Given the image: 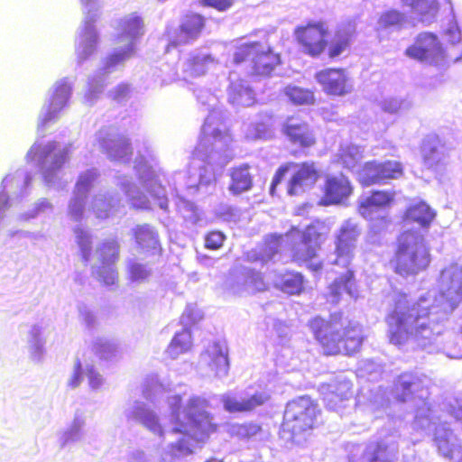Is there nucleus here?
<instances>
[{
  "instance_id": "nucleus-1",
  "label": "nucleus",
  "mask_w": 462,
  "mask_h": 462,
  "mask_svg": "<svg viewBox=\"0 0 462 462\" xmlns=\"http://www.w3.org/2000/svg\"><path fill=\"white\" fill-rule=\"evenodd\" d=\"M181 397L175 394L168 397L171 409L169 426L165 429L159 422L158 416L145 403L134 401L125 410V416L143 425L146 429L160 437L165 433L177 436L158 450L159 462H182L192 455L195 444L202 440L209 433L216 430L213 417L207 411L208 402L199 396H192L180 408Z\"/></svg>"
},
{
  "instance_id": "nucleus-2",
  "label": "nucleus",
  "mask_w": 462,
  "mask_h": 462,
  "mask_svg": "<svg viewBox=\"0 0 462 462\" xmlns=\"http://www.w3.org/2000/svg\"><path fill=\"white\" fill-rule=\"evenodd\" d=\"M390 300L393 310L386 321L392 344L402 346L411 341L429 352L440 349L450 312L434 304L430 297H420L411 303L405 293L394 291Z\"/></svg>"
},
{
  "instance_id": "nucleus-3",
  "label": "nucleus",
  "mask_w": 462,
  "mask_h": 462,
  "mask_svg": "<svg viewBox=\"0 0 462 462\" xmlns=\"http://www.w3.org/2000/svg\"><path fill=\"white\" fill-rule=\"evenodd\" d=\"M232 137L220 122L219 113L210 112L202 126L201 136L195 155L201 161L197 172L189 177L188 190L207 193L215 187L216 175L234 158Z\"/></svg>"
},
{
  "instance_id": "nucleus-4",
  "label": "nucleus",
  "mask_w": 462,
  "mask_h": 462,
  "mask_svg": "<svg viewBox=\"0 0 462 462\" xmlns=\"http://www.w3.org/2000/svg\"><path fill=\"white\" fill-rule=\"evenodd\" d=\"M121 33L117 43L121 46L110 55L102 69L88 81V90L85 94L86 101L92 104L102 93L106 85V76L113 72L118 66L124 64L134 53L136 42L144 33L143 19L135 14L124 17L120 23Z\"/></svg>"
},
{
  "instance_id": "nucleus-5",
  "label": "nucleus",
  "mask_w": 462,
  "mask_h": 462,
  "mask_svg": "<svg viewBox=\"0 0 462 462\" xmlns=\"http://www.w3.org/2000/svg\"><path fill=\"white\" fill-rule=\"evenodd\" d=\"M309 327L327 355L356 353L364 339L362 328L357 323H350L341 333L343 324L336 317L329 321L316 317L310 320Z\"/></svg>"
},
{
  "instance_id": "nucleus-6",
  "label": "nucleus",
  "mask_w": 462,
  "mask_h": 462,
  "mask_svg": "<svg viewBox=\"0 0 462 462\" xmlns=\"http://www.w3.org/2000/svg\"><path fill=\"white\" fill-rule=\"evenodd\" d=\"M394 263L395 272L402 276L416 274L429 265V250L420 231L409 230L400 236Z\"/></svg>"
},
{
  "instance_id": "nucleus-7",
  "label": "nucleus",
  "mask_w": 462,
  "mask_h": 462,
  "mask_svg": "<svg viewBox=\"0 0 462 462\" xmlns=\"http://www.w3.org/2000/svg\"><path fill=\"white\" fill-rule=\"evenodd\" d=\"M317 414V407L309 397L293 400L286 406L282 431L291 434V441L300 442V435L314 427Z\"/></svg>"
},
{
  "instance_id": "nucleus-8",
  "label": "nucleus",
  "mask_w": 462,
  "mask_h": 462,
  "mask_svg": "<svg viewBox=\"0 0 462 462\" xmlns=\"http://www.w3.org/2000/svg\"><path fill=\"white\" fill-rule=\"evenodd\" d=\"M69 154V147H62L56 142L43 146L33 144L27 153V158L36 161L41 166L47 184L56 185L59 173Z\"/></svg>"
},
{
  "instance_id": "nucleus-9",
  "label": "nucleus",
  "mask_w": 462,
  "mask_h": 462,
  "mask_svg": "<svg viewBox=\"0 0 462 462\" xmlns=\"http://www.w3.org/2000/svg\"><path fill=\"white\" fill-rule=\"evenodd\" d=\"M434 304L452 313L462 300V265L446 267L440 274L439 294L427 293Z\"/></svg>"
},
{
  "instance_id": "nucleus-10",
  "label": "nucleus",
  "mask_w": 462,
  "mask_h": 462,
  "mask_svg": "<svg viewBox=\"0 0 462 462\" xmlns=\"http://www.w3.org/2000/svg\"><path fill=\"white\" fill-rule=\"evenodd\" d=\"M292 170L293 174L288 183V194L298 196L310 189L318 180V171L312 162H304L302 164L289 163L282 166L276 171L270 188L271 194L274 193L276 186L282 181L285 173Z\"/></svg>"
},
{
  "instance_id": "nucleus-11",
  "label": "nucleus",
  "mask_w": 462,
  "mask_h": 462,
  "mask_svg": "<svg viewBox=\"0 0 462 462\" xmlns=\"http://www.w3.org/2000/svg\"><path fill=\"white\" fill-rule=\"evenodd\" d=\"M245 60L251 61L254 73L268 75L279 64L280 57L272 51L268 44L252 42L240 45L234 54L236 63Z\"/></svg>"
},
{
  "instance_id": "nucleus-12",
  "label": "nucleus",
  "mask_w": 462,
  "mask_h": 462,
  "mask_svg": "<svg viewBox=\"0 0 462 462\" xmlns=\"http://www.w3.org/2000/svg\"><path fill=\"white\" fill-rule=\"evenodd\" d=\"M84 13V28L79 34L77 47V55L79 62H82L90 56L97 43V33L94 23L98 17L100 8L98 0H80Z\"/></svg>"
},
{
  "instance_id": "nucleus-13",
  "label": "nucleus",
  "mask_w": 462,
  "mask_h": 462,
  "mask_svg": "<svg viewBox=\"0 0 462 462\" xmlns=\"http://www.w3.org/2000/svg\"><path fill=\"white\" fill-rule=\"evenodd\" d=\"M399 447L394 436L369 443L365 448L357 447L349 462H396Z\"/></svg>"
},
{
  "instance_id": "nucleus-14",
  "label": "nucleus",
  "mask_w": 462,
  "mask_h": 462,
  "mask_svg": "<svg viewBox=\"0 0 462 462\" xmlns=\"http://www.w3.org/2000/svg\"><path fill=\"white\" fill-rule=\"evenodd\" d=\"M360 235L361 228L356 222L350 219L345 221L337 236L335 255L331 263L348 268L353 260L356 242Z\"/></svg>"
},
{
  "instance_id": "nucleus-15",
  "label": "nucleus",
  "mask_w": 462,
  "mask_h": 462,
  "mask_svg": "<svg viewBox=\"0 0 462 462\" xmlns=\"http://www.w3.org/2000/svg\"><path fill=\"white\" fill-rule=\"evenodd\" d=\"M426 377L411 373L401 374L395 382L394 393L400 402H415L416 405L426 406L425 399L428 397L426 389Z\"/></svg>"
},
{
  "instance_id": "nucleus-16",
  "label": "nucleus",
  "mask_w": 462,
  "mask_h": 462,
  "mask_svg": "<svg viewBox=\"0 0 462 462\" xmlns=\"http://www.w3.org/2000/svg\"><path fill=\"white\" fill-rule=\"evenodd\" d=\"M71 95V84L67 79L57 81L51 92L49 103L46 104L40 114L38 127L55 122L60 113L67 106Z\"/></svg>"
},
{
  "instance_id": "nucleus-17",
  "label": "nucleus",
  "mask_w": 462,
  "mask_h": 462,
  "mask_svg": "<svg viewBox=\"0 0 462 462\" xmlns=\"http://www.w3.org/2000/svg\"><path fill=\"white\" fill-rule=\"evenodd\" d=\"M97 141L100 149L115 161L126 162L132 154V148L128 139L115 128L100 130L97 134Z\"/></svg>"
},
{
  "instance_id": "nucleus-18",
  "label": "nucleus",
  "mask_w": 462,
  "mask_h": 462,
  "mask_svg": "<svg viewBox=\"0 0 462 462\" xmlns=\"http://www.w3.org/2000/svg\"><path fill=\"white\" fill-rule=\"evenodd\" d=\"M327 32L328 27L324 23H310L307 26L297 27L295 36L305 53L318 56L325 49L326 41L324 37Z\"/></svg>"
},
{
  "instance_id": "nucleus-19",
  "label": "nucleus",
  "mask_w": 462,
  "mask_h": 462,
  "mask_svg": "<svg viewBox=\"0 0 462 462\" xmlns=\"http://www.w3.org/2000/svg\"><path fill=\"white\" fill-rule=\"evenodd\" d=\"M99 263L93 266V273L106 285L115 284L117 273L114 263L118 255V246L116 241L105 242L97 250Z\"/></svg>"
},
{
  "instance_id": "nucleus-20",
  "label": "nucleus",
  "mask_w": 462,
  "mask_h": 462,
  "mask_svg": "<svg viewBox=\"0 0 462 462\" xmlns=\"http://www.w3.org/2000/svg\"><path fill=\"white\" fill-rule=\"evenodd\" d=\"M269 400L270 394L264 391L255 392L253 394H238L228 392L220 397L225 411L230 413L250 412L257 407L263 405Z\"/></svg>"
},
{
  "instance_id": "nucleus-21",
  "label": "nucleus",
  "mask_w": 462,
  "mask_h": 462,
  "mask_svg": "<svg viewBox=\"0 0 462 462\" xmlns=\"http://www.w3.org/2000/svg\"><path fill=\"white\" fill-rule=\"evenodd\" d=\"M315 79L321 86L322 90L332 96H346L351 93L353 83L345 69H326L316 73Z\"/></svg>"
},
{
  "instance_id": "nucleus-22",
  "label": "nucleus",
  "mask_w": 462,
  "mask_h": 462,
  "mask_svg": "<svg viewBox=\"0 0 462 462\" xmlns=\"http://www.w3.org/2000/svg\"><path fill=\"white\" fill-rule=\"evenodd\" d=\"M434 443L443 457L453 462H462L461 444L447 422L436 427Z\"/></svg>"
},
{
  "instance_id": "nucleus-23",
  "label": "nucleus",
  "mask_w": 462,
  "mask_h": 462,
  "mask_svg": "<svg viewBox=\"0 0 462 462\" xmlns=\"http://www.w3.org/2000/svg\"><path fill=\"white\" fill-rule=\"evenodd\" d=\"M424 165L438 174H443L448 163V150L436 136L428 137L422 146Z\"/></svg>"
},
{
  "instance_id": "nucleus-24",
  "label": "nucleus",
  "mask_w": 462,
  "mask_h": 462,
  "mask_svg": "<svg viewBox=\"0 0 462 462\" xmlns=\"http://www.w3.org/2000/svg\"><path fill=\"white\" fill-rule=\"evenodd\" d=\"M352 383L346 378L337 380L320 386V392L324 395L323 401L328 409L339 411L345 407V402L352 396Z\"/></svg>"
},
{
  "instance_id": "nucleus-25",
  "label": "nucleus",
  "mask_w": 462,
  "mask_h": 462,
  "mask_svg": "<svg viewBox=\"0 0 462 462\" xmlns=\"http://www.w3.org/2000/svg\"><path fill=\"white\" fill-rule=\"evenodd\" d=\"M297 235L300 243L293 249V257L299 262H308L317 256L321 244V236L315 226H309L304 232L291 231L287 236Z\"/></svg>"
},
{
  "instance_id": "nucleus-26",
  "label": "nucleus",
  "mask_w": 462,
  "mask_h": 462,
  "mask_svg": "<svg viewBox=\"0 0 462 462\" xmlns=\"http://www.w3.org/2000/svg\"><path fill=\"white\" fill-rule=\"evenodd\" d=\"M204 27L203 18L199 14L186 15L179 29L169 34L170 45L180 46L196 41Z\"/></svg>"
},
{
  "instance_id": "nucleus-27",
  "label": "nucleus",
  "mask_w": 462,
  "mask_h": 462,
  "mask_svg": "<svg viewBox=\"0 0 462 462\" xmlns=\"http://www.w3.org/2000/svg\"><path fill=\"white\" fill-rule=\"evenodd\" d=\"M136 171L140 181L150 193L154 203L160 208L166 210L168 208V199L166 198L165 189L162 187L159 177L147 164L139 165Z\"/></svg>"
},
{
  "instance_id": "nucleus-28",
  "label": "nucleus",
  "mask_w": 462,
  "mask_h": 462,
  "mask_svg": "<svg viewBox=\"0 0 462 462\" xmlns=\"http://www.w3.org/2000/svg\"><path fill=\"white\" fill-rule=\"evenodd\" d=\"M199 365L208 366L215 377H225L229 369L226 347L219 343L213 344L201 355Z\"/></svg>"
},
{
  "instance_id": "nucleus-29",
  "label": "nucleus",
  "mask_w": 462,
  "mask_h": 462,
  "mask_svg": "<svg viewBox=\"0 0 462 462\" xmlns=\"http://www.w3.org/2000/svg\"><path fill=\"white\" fill-rule=\"evenodd\" d=\"M351 193L352 187L346 177L342 174L328 176L325 185L323 203L325 205L342 203Z\"/></svg>"
},
{
  "instance_id": "nucleus-30",
  "label": "nucleus",
  "mask_w": 462,
  "mask_h": 462,
  "mask_svg": "<svg viewBox=\"0 0 462 462\" xmlns=\"http://www.w3.org/2000/svg\"><path fill=\"white\" fill-rule=\"evenodd\" d=\"M344 294L348 295L350 298L357 296L354 274L349 269L336 278L334 282L328 287V296L332 303H337Z\"/></svg>"
},
{
  "instance_id": "nucleus-31",
  "label": "nucleus",
  "mask_w": 462,
  "mask_h": 462,
  "mask_svg": "<svg viewBox=\"0 0 462 462\" xmlns=\"http://www.w3.org/2000/svg\"><path fill=\"white\" fill-rule=\"evenodd\" d=\"M356 32V24L346 22L338 25L329 43L328 55L336 58L341 55L349 46Z\"/></svg>"
},
{
  "instance_id": "nucleus-32",
  "label": "nucleus",
  "mask_w": 462,
  "mask_h": 462,
  "mask_svg": "<svg viewBox=\"0 0 462 462\" xmlns=\"http://www.w3.org/2000/svg\"><path fill=\"white\" fill-rule=\"evenodd\" d=\"M26 344L30 357L34 362H40L44 355L46 344L45 327L36 323L32 325L26 334Z\"/></svg>"
},
{
  "instance_id": "nucleus-33",
  "label": "nucleus",
  "mask_w": 462,
  "mask_h": 462,
  "mask_svg": "<svg viewBox=\"0 0 462 462\" xmlns=\"http://www.w3.org/2000/svg\"><path fill=\"white\" fill-rule=\"evenodd\" d=\"M86 421V412L83 410H77L71 424L60 434V443L62 448L84 439Z\"/></svg>"
},
{
  "instance_id": "nucleus-34",
  "label": "nucleus",
  "mask_w": 462,
  "mask_h": 462,
  "mask_svg": "<svg viewBox=\"0 0 462 462\" xmlns=\"http://www.w3.org/2000/svg\"><path fill=\"white\" fill-rule=\"evenodd\" d=\"M230 76L231 84L228 88V101L234 106H249L254 103V94L248 84L242 79H235Z\"/></svg>"
},
{
  "instance_id": "nucleus-35",
  "label": "nucleus",
  "mask_w": 462,
  "mask_h": 462,
  "mask_svg": "<svg viewBox=\"0 0 462 462\" xmlns=\"http://www.w3.org/2000/svg\"><path fill=\"white\" fill-rule=\"evenodd\" d=\"M393 193L389 191H374L370 197L361 199L359 206V213L365 218L373 219V215L379 208L389 204L393 199Z\"/></svg>"
},
{
  "instance_id": "nucleus-36",
  "label": "nucleus",
  "mask_w": 462,
  "mask_h": 462,
  "mask_svg": "<svg viewBox=\"0 0 462 462\" xmlns=\"http://www.w3.org/2000/svg\"><path fill=\"white\" fill-rule=\"evenodd\" d=\"M229 176L231 181L228 186V189L232 194L240 195L251 189L253 186V178L247 164H242L230 169Z\"/></svg>"
},
{
  "instance_id": "nucleus-37",
  "label": "nucleus",
  "mask_w": 462,
  "mask_h": 462,
  "mask_svg": "<svg viewBox=\"0 0 462 462\" xmlns=\"http://www.w3.org/2000/svg\"><path fill=\"white\" fill-rule=\"evenodd\" d=\"M285 134L294 143L302 146H310L314 143V137L308 125L297 118H289L285 125Z\"/></svg>"
},
{
  "instance_id": "nucleus-38",
  "label": "nucleus",
  "mask_w": 462,
  "mask_h": 462,
  "mask_svg": "<svg viewBox=\"0 0 462 462\" xmlns=\"http://www.w3.org/2000/svg\"><path fill=\"white\" fill-rule=\"evenodd\" d=\"M133 234L141 249L154 253L160 250L158 233L149 224L137 225L133 228Z\"/></svg>"
},
{
  "instance_id": "nucleus-39",
  "label": "nucleus",
  "mask_w": 462,
  "mask_h": 462,
  "mask_svg": "<svg viewBox=\"0 0 462 462\" xmlns=\"http://www.w3.org/2000/svg\"><path fill=\"white\" fill-rule=\"evenodd\" d=\"M119 203L120 199L117 196H114L109 192H103L94 196L91 208L97 218H106L113 212L116 211Z\"/></svg>"
},
{
  "instance_id": "nucleus-40",
  "label": "nucleus",
  "mask_w": 462,
  "mask_h": 462,
  "mask_svg": "<svg viewBox=\"0 0 462 462\" xmlns=\"http://www.w3.org/2000/svg\"><path fill=\"white\" fill-rule=\"evenodd\" d=\"M214 63L215 59L210 54L198 52L187 60L183 65V70L188 77H199L204 75Z\"/></svg>"
},
{
  "instance_id": "nucleus-41",
  "label": "nucleus",
  "mask_w": 462,
  "mask_h": 462,
  "mask_svg": "<svg viewBox=\"0 0 462 462\" xmlns=\"http://www.w3.org/2000/svg\"><path fill=\"white\" fill-rule=\"evenodd\" d=\"M403 4L411 7L420 16V22L427 25L434 21L438 12L436 0H403Z\"/></svg>"
},
{
  "instance_id": "nucleus-42",
  "label": "nucleus",
  "mask_w": 462,
  "mask_h": 462,
  "mask_svg": "<svg viewBox=\"0 0 462 462\" xmlns=\"http://www.w3.org/2000/svg\"><path fill=\"white\" fill-rule=\"evenodd\" d=\"M120 185L134 208L143 209L151 208V201L144 194L140 192V190L129 178H122L120 180Z\"/></svg>"
},
{
  "instance_id": "nucleus-43",
  "label": "nucleus",
  "mask_w": 462,
  "mask_h": 462,
  "mask_svg": "<svg viewBox=\"0 0 462 462\" xmlns=\"http://www.w3.org/2000/svg\"><path fill=\"white\" fill-rule=\"evenodd\" d=\"M32 177L25 171H17L14 176H6L2 181L4 190L8 189L14 196L23 195Z\"/></svg>"
},
{
  "instance_id": "nucleus-44",
  "label": "nucleus",
  "mask_w": 462,
  "mask_h": 462,
  "mask_svg": "<svg viewBox=\"0 0 462 462\" xmlns=\"http://www.w3.org/2000/svg\"><path fill=\"white\" fill-rule=\"evenodd\" d=\"M191 346V335L190 332L184 328L182 331L176 333L169 346L166 349V354L172 359L177 358L180 355L184 354L189 350Z\"/></svg>"
},
{
  "instance_id": "nucleus-45",
  "label": "nucleus",
  "mask_w": 462,
  "mask_h": 462,
  "mask_svg": "<svg viewBox=\"0 0 462 462\" xmlns=\"http://www.w3.org/2000/svg\"><path fill=\"white\" fill-rule=\"evenodd\" d=\"M407 21L406 15L395 9H391L386 12H383L378 21H377V29L378 30H386V29H395L400 30L402 28L404 23Z\"/></svg>"
},
{
  "instance_id": "nucleus-46",
  "label": "nucleus",
  "mask_w": 462,
  "mask_h": 462,
  "mask_svg": "<svg viewBox=\"0 0 462 462\" xmlns=\"http://www.w3.org/2000/svg\"><path fill=\"white\" fill-rule=\"evenodd\" d=\"M435 212L424 202L411 206L407 211V219L419 223L421 226H428L435 217Z\"/></svg>"
},
{
  "instance_id": "nucleus-47",
  "label": "nucleus",
  "mask_w": 462,
  "mask_h": 462,
  "mask_svg": "<svg viewBox=\"0 0 462 462\" xmlns=\"http://www.w3.org/2000/svg\"><path fill=\"white\" fill-rule=\"evenodd\" d=\"M357 178L364 186L383 183L379 162L375 161L366 162L361 170L357 171Z\"/></svg>"
},
{
  "instance_id": "nucleus-48",
  "label": "nucleus",
  "mask_w": 462,
  "mask_h": 462,
  "mask_svg": "<svg viewBox=\"0 0 462 462\" xmlns=\"http://www.w3.org/2000/svg\"><path fill=\"white\" fill-rule=\"evenodd\" d=\"M363 159V150L357 145H349L343 148L340 153V160L344 167L357 173L362 168L359 166Z\"/></svg>"
},
{
  "instance_id": "nucleus-49",
  "label": "nucleus",
  "mask_w": 462,
  "mask_h": 462,
  "mask_svg": "<svg viewBox=\"0 0 462 462\" xmlns=\"http://www.w3.org/2000/svg\"><path fill=\"white\" fill-rule=\"evenodd\" d=\"M276 286L288 294H298L303 288V277L298 273H286L276 282Z\"/></svg>"
},
{
  "instance_id": "nucleus-50",
  "label": "nucleus",
  "mask_w": 462,
  "mask_h": 462,
  "mask_svg": "<svg viewBox=\"0 0 462 462\" xmlns=\"http://www.w3.org/2000/svg\"><path fill=\"white\" fill-rule=\"evenodd\" d=\"M87 195L73 191L68 204V216L76 222L82 220L85 213Z\"/></svg>"
},
{
  "instance_id": "nucleus-51",
  "label": "nucleus",
  "mask_w": 462,
  "mask_h": 462,
  "mask_svg": "<svg viewBox=\"0 0 462 462\" xmlns=\"http://www.w3.org/2000/svg\"><path fill=\"white\" fill-rule=\"evenodd\" d=\"M127 271L129 279L134 282H145L152 273V270L148 264L135 261L128 262Z\"/></svg>"
},
{
  "instance_id": "nucleus-52",
  "label": "nucleus",
  "mask_w": 462,
  "mask_h": 462,
  "mask_svg": "<svg viewBox=\"0 0 462 462\" xmlns=\"http://www.w3.org/2000/svg\"><path fill=\"white\" fill-rule=\"evenodd\" d=\"M76 242L80 249L82 258L85 262L89 260L92 238L89 232L78 226L74 228Z\"/></svg>"
},
{
  "instance_id": "nucleus-53",
  "label": "nucleus",
  "mask_w": 462,
  "mask_h": 462,
  "mask_svg": "<svg viewBox=\"0 0 462 462\" xmlns=\"http://www.w3.org/2000/svg\"><path fill=\"white\" fill-rule=\"evenodd\" d=\"M380 106L383 112L393 115L409 110L411 103L402 98L387 97L381 101Z\"/></svg>"
},
{
  "instance_id": "nucleus-54",
  "label": "nucleus",
  "mask_w": 462,
  "mask_h": 462,
  "mask_svg": "<svg viewBox=\"0 0 462 462\" xmlns=\"http://www.w3.org/2000/svg\"><path fill=\"white\" fill-rule=\"evenodd\" d=\"M177 208L187 222L195 225L200 219L198 208L189 200L180 198Z\"/></svg>"
},
{
  "instance_id": "nucleus-55",
  "label": "nucleus",
  "mask_w": 462,
  "mask_h": 462,
  "mask_svg": "<svg viewBox=\"0 0 462 462\" xmlns=\"http://www.w3.org/2000/svg\"><path fill=\"white\" fill-rule=\"evenodd\" d=\"M95 353L102 359H110L116 352V345L106 338H97L93 346Z\"/></svg>"
},
{
  "instance_id": "nucleus-56",
  "label": "nucleus",
  "mask_w": 462,
  "mask_h": 462,
  "mask_svg": "<svg viewBox=\"0 0 462 462\" xmlns=\"http://www.w3.org/2000/svg\"><path fill=\"white\" fill-rule=\"evenodd\" d=\"M286 96L291 102L297 105L310 104L313 101V94L298 87H288L285 90Z\"/></svg>"
},
{
  "instance_id": "nucleus-57",
  "label": "nucleus",
  "mask_w": 462,
  "mask_h": 462,
  "mask_svg": "<svg viewBox=\"0 0 462 462\" xmlns=\"http://www.w3.org/2000/svg\"><path fill=\"white\" fill-rule=\"evenodd\" d=\"M382 181L386 180L397 179L402 174V167L400 162L395 161H387L379 162Z\"/></svg>"
},
{
  "instance_id": "nucleus-58",
  "label": "nucleus",
  "mask_w": 462,
  "mask_h": 462,
  "mask_svg": "<svg viewBox=\"0 0 462 462\" xmlns=\"http://www.w3.org/2000/svg\"><path fill=\"white\" fill-rule=\"evenodd\" d=\"M97 178V172L96 170L86 171L79 177L74 191L84 195H88Z\"/></svg>"
},
{
  "instance_id": "nucleus-59",
  "label": "nucleus",
  "mask_w": 462,
  "mask_h": 462,
  "mask_svg": "<svg viewBox=\"0 0 462 462\" xmlns=\"http://www.w3.org/2000/svg\"><path fill=\"white\" fill-rule=\"evenodd\" d=\"M261 427L255 423L234 424L230 426L229 432L238 438H251L258 434Z\"/></svg>"
},
{
  "instance_id": "nucleus-60",
  "label": "nucleus",
  "mask_w": 462,
  "mask_h": 462,
  "mask_svg": "<svg viewBox=\"0 0 462 462\" xmlns=\"http://www.w3.org/2000/svg\"><path fill=\"white\" fill-rule=\"evenodd\" d=\"M269 135L268 122L252 123L247 125L245 136L250 140L263 139Z\"/></svg>"
},
{
  "instance_id": "nucleus-61",
  "label": "nucleus",
  "mask_w": 462,
  "mask_h": 462,
  "mask_svg": "<svg viewBox=\"0 0 462 462\" xmlns=\"http://www.w3.org/2000/svg\"><path fill=\"white\" fill-rule=\"evenodd\" d=\"M84 372L92 390H98L103 386L105 380L93 365H86Z\"/></svg>"
},
{
  "instance_id": "nucleus-62",
  "label": "nucleus",
  "mask_w": 462,
  "mask_h": 462,
  "mask_svg": "<svg viewBox=\"0 0 462 462\" xmlns=\"http://www.w3.org/2000/svg\"><path fill=\"white\" fill-rule=\"evenodd\" d=\"M282 238V236H270V239L267 241V245L263 254V260L269 261L274 258L275 254L278 253L280 240Z\"/></svg>"
},
{
  "instance_id": "nucleus-63",
  "label": "nucleus",
  "mask_w": 462,
  "mask_h": 462,
  "mask_svg": "<svg viewBox=\"0 0 462 462\" xmlns=\"http://www.w3.org/2000/svg\"><path fill=\"white\" fill-rule=\"evenodd\" d=\"M119 462H151V460L143 450L134 448L127 451Z\"/></svg>"
},
{
  "instance_id": "nucleus-64",
  "label": "nucleus",
  "mask_w": 462,
  "mask_h": 462,
  "mask_svg": "<svg viewBox=\"0 0 462 462\" xmlns=\"http://www.w3.org/2000/svg\"><path fill=\"white\" fill-rule=\"evenodd\" d=\"M162 391H167V386L161 383L157 376H152L145 383L144 394L147 398L152 397V393H157Z\"/></svg>"
}]
</instances>
